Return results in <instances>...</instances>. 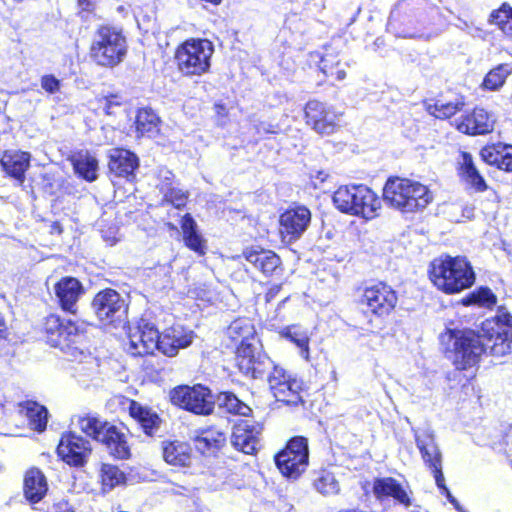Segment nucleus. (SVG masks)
I'll use <instances>...</instances> for the list:
<instances>
[{"label": "nucleus", "instance_id": "18", "mask_svg": "<svg viewBox=\"0 0 512 512\" xmlns=\"http://www.w3.org/2000/svg\"><path fill=\"white\" fill-rule=\"evenodd\" d=\"M458 131L468 135L486 134L493 130L495 119L486 110L476 108L471 113L455 119Z\"/></svg>", "mask_w": 512, "mask_h": 512}, {"label": "nucleus", "instance_id": "21", "mask_svg": "<svg viewBox=\"0 0 512 512\" xmlns=\"http://www.w3.org/2000/svg\"><path fill=\"white\" fill-rule=\"evenodd\" d=\"M373 493L379 500L391 497L406 507L411 505V491L392 477L376 478L373 482Z\"/></svg>", "mask_w": 512, "mask_h": 512}, {"label": "nucleus", "instance_id": "30", "mask_svg": "<svg viewBox=\"0 0 512 512\" xmlns=\"http://www.w3.org/2000/svg\"><path fill=\"white\" fill-rule=\"evenodd\" d=\"M460 174L463 180L478 192L487 189L484 178L474 165L473 158L468 152H462L459 158Z\"/></svg>", "mask_w": 512, "mask_h": 512}, {"label": "nucleus", "instance_id": "6", "mask_svg": "<svg viewBox=\"0 0 512 512\" xmlns=\"http://www.w3.org/2000/svg\"><path fill=\"white\" fill-rule=\"evenodd\" d=\"M73 423L83 433L106 445L115 457L120 459L129 457L130 450L125 435L115 426L89 414L74 417Z\"/></svg>", "mask_w": 512, "mask_h": 512}, {"label": "nucleus", "instance_id": "23", "mask_svg": "<svg viewBox=\"0 0 512 512\" xmlns=\"http://www.w3.org/2000/svg\"><path fill=\"white\" fill-rule=\"evenodd\" d=\"M109 170L117 177H133L139 165L138 157L129 150L114 148L109 152Z\"/></svg>", "mask_w": 512, "mask_h": 512}, {"label": "nucleus", "instance_id": "22", "mask_svg": "<svg viewBox=\"0 0 512 512\" xmlns=\"http://www.w3.org/2000/svg\"><path fill=\"white\" fill-rule=\"evenodd\" d=\"M54 290L61 307L75 313L76 303L83 293L81 283L74 277H64L55 284Z\"/></svg>", "mask_w": 512, "mask_h": 512}, {"label": "nucleus", "instance_id": "45", "mask_svg": "<svg viewBox=\"0 0 512 512\" xmlns=\"http://www.w3.org/2000/svg\"><path fill=\"white\" fill-rule=\"evenodd\" d=\"M315 489L323 495H334L339 492V483L333 473L323 470L314 480Z\"/></svg>", "mask_w": 512, "mask_h": 512}, {"label": "nucleus", "instance_id": "57", "mask_svg": "<svg viewBox=\"0 0 512 512\" xmlns=\"http://www.w3.org/2000/svg\"><path fill=\"white\" fill-rule=\"evenodd\" d=\"M443 493L446 495L449 502L452 503L458 511L463 510L462 507L460 506V504L458 503V501L451 495L448 488H445V491Z\"/></svg>", "mask_w": 512, "mask_h": 512}, {"label": "nucleus", "instance_id": "25", "mask_svg": "<svg viewBox=\"0 0 512 512\" xmlns=\"http://www.w3.org/2000/svg\"><path fill=\"white\" fill-rule=\"evenodd\" d=\"M480 155L486 163L512 172V145L501 142L487 145L481 149Z\"/></svg>", "mask_w": 512, "mask_h": 512}, {"label": "nucleus", "instance_id": "13", "mask_svg": "<svg viewBox=\"0 0 512 512\" xmlns=\"http://www.w3.org/2000/svg\"><path fill=\"white\" fill-rule=\"evenodd\" d=\"M398 301L395 290L384 282H377L366 286L361 296V303L377 316L390 314Z\"/></svg>", "mask_w": 512, "mask_h": 512}, {"label": "nucleus", "instance_id": "52", "mask_svg": "<svg viewBox=\"0 0 512 512\" xmlns=\"http://www.w3.org/2000/svg\"><path fill=\"white\" fill-rule=\"evenodd\" d=\"M41 88L49 93V94H55L60 91L61 88V82L59 79H57L53 75H44L41 77L40 80Z\"/></svg>", "mask_w": 512, "mask_h": 512}, {"label": "nucleus", "instance_id": "54", "mask_svg": "<svg viewBox=\"0 0 512 512\" xmlns=\"http://www.w3.org/2000/svg\"><path fill=\"white\" fill-rule=\"evenodd\" d=\"M433 474H434V478H435V481H436V484L437 486L443 490V492L445 491V488L446 485H445V479H444V475L442 473V464H436L435 466H432V467H429Z\"/></svg>", "mask_w": 512, "mask_h": 512}, {"label": "nucleus", "instance_id": "33", "mask_svg": "<svg viewBox=\"0 0 512 512\" xmlns=\"http://www.w3.org/2000/svg\"><path fill=\"white\" fill-rule=\"evenodd\" d=\"M130 415L138 421L147 435L152 436L158 429L160 418L150 409L132 401L129 407Z\"/></svg>", "mask_w": 512, "mask_h": 512}, {"label": "nucleus", "instance_id": "20", "mask_svg": "<svg viewBox=\"0 0 512 512\" xmlns=\"http://www.w3.org/2000/svg\"><path fill=\"white\" fill-rule=\"evenodd\" d=\"M194 335L180 325L167 328L159 339V351L169 357L175 356L179 349L188 347L193 341Z\"/></svg>", "mask_w": 512, "mask_h": 512}, {"label": "nucleus", "instance_id": "27", "mask_svg": "<svg viewBox=\"0 0 512 512\" xmlns=\"http://www.w3.org/2000/svg\"><path fill=\"white\" fill-rule=\"evenodd\" d=\"M48 484L45 475L37 468L28 470L24 478V495L31 503H38L46 495Z\"/></svg>", "mask_w": 512, "mask_h": 512}, {"label": "nucleus", "instance_id": "42", "mask_svg": "<svg viewBox=\"0 0 512 512\" xmlns=\"http://www.w3.org/2000/svg\"><path fill=\"white\" fill-rule=\"evenodd\" d=\"M489 23L496 25L507 37L512 38V7L503 4L499 9L493 10Z\"/></svg>", "mask_w": 512, "mask_h": 512}, {"label": "nucleus", "instance_id": "50", "mask_svg": "<svg viewBox=\"0 0 512 512\" xmlns=\"http://www.w3.org/2000/svg\"><path fill=\"white\" fill-rule=\"evenodd\" d=\"M291 375L287 374L286 371L278 366H273L272 371L268 375V383L272 393L277 390V386L289 379Z\"/></svg>", "mask_w": 512, "mask_h": 512}, {"label": "nucleus", "instance_id": "29", "mask_svg": "<svg viewBox=\"0 0 512 512\" xmlns=\"http://www.w3.org/2000/svg\"><path fill=\"white\" fill-rule=\"evenodd\" d=\"M18 413L28 420L29 426L39 432L46 428L48 421L47 409L34 401H25L18 405Z\"/></svg>", "mask_w": 512, "mask_h": 512}, {"label": "nucleus", "instance_id": "9", "mask_svg": "<svg viewBox=\"0 0 512 512\" xmlns=\"http://www.w3.org/2000/svg\"><path fill=\"white\" fill-rule=\"evenodd\" d=\"M173 405L198 415H209L214 410L210 391L202 385L178 386L169 393Z\"/></svg>", "mask_w": 512, "mask_h": 512}, {"label": "nucleus", "instance_id": "3", "mask_svg": "<svg viewBox=\"0 0 512 512\" xmlns=\"http://www.w3.org/2000/svg\"><path fill=\"white\" fill-rule=\"evenodd\" d=\"M384 200L404 213L422 210L433 200L424 184L407 178H389L383 189Z\"/></svg>", "mask_w": 512, "mask_h": 512}, {"label": "nucleus", "instance_id": "36", "mask_svg": "<svg viewBox=\"0 0 512 512\" xmlns=\"http://www.w3.org/2000/svg\"><path fill=\"white\" fill-rule=\"evenodd\" d=\"M160 119L152 109H140L136 116V130L142 136L152 137L159 132Z\"/></svg>", "mask_w": 512, "mask_h": 512}, {"label": "nucleus", "instance_id": "24", "mask_svg": "<svg viewBox=\"0 0 512 512\" xmlns=\"http://www.w3.org/2000/svg\"><path fill=\"white\" fill-rule=\"evenodd\" d=\"M162 455L165 462L174 467H189L193 459L191 446L179 440L162 442Z\"/></svg>", "mask_w": 512, "mask_h": 512}, {"label": "nucleus", "instance_id": "32", "mask_svg": "<svg viewBox=\"0 0 512 512\" xmlns=\"http://www.w3.org/2000/svg\"><path fill=\"white\" fill-rule=\"evenodd\" d=\"M280 336L293 343L298 348L299 355L306 362L310 361V336L306 330L292 325L282 329Z\"/></svg>", "mask_w": 512, "mask_h": 512}, {"label": "nucleus", "instance_id": "37", "mask_svg": "<svg viewBox=\"0 0 512 512\" xmlns=\"http://www.w3.org/2000/svg\"><path fill=\"white\" fill-rule=\"evenodd\" d=\"M277 388L278 389L273 392L277 401L287 404H297L300 401L302 383L298 379L290 377L285 382L277 386Z\"/></svg>", "mask_w": 512, "mask_h": 512}, {"label": "nucleus", "instance_id": "12", "mask_svg": "<svg viewBox=\"0 0 512 512\" xmlns=\"http://www.w3.org/2000/svg\"><path fill=\"white\" fill-rule=\"evenodd\" d=\"M92 306L96 316L103 323H125L126 321L127 305L125 300L113 289H105L97 293Z\"/></svg>", "mask_w": 512, "mask_h": 512}, {"label": "nucleus", "instance_id": "40", "mask_svg": "<svg viewBox=\"0 0 512 512\" xmlns=\"http://www.w3.org/2000/svg\"><path fill=\"white\" fill-rule=\"evenodd\" d=\"M511 73L512 67L510 64L503 63L497 65L484 77L482 88L489 91H498Z\"/></svg>", "mask_w": 512, "mask_h": 512}, {"label": "nucleus", "instance_id": "14", "mask_svg": "<svg viewBox=\"0 0 512 512\" xmlns=\"http://www.w3.org/2000/svg\"><path fill=\"white\" fill-rule=\"evenodd\" d=\"M91 451L90 441L73 432L63 434L57 447L59 457L68 465L75 467L83 466Z\"/></svg>", "mask_w": 512, "mask_h": 512}, {"label": "nucleus", "instance_id": "7", "mask_svg": "<svg viewBox=\"0 0 512 512\" xmlns=\"http://www.w3.org/2000/svg\"><path fill=\"white\" fill-rule=\"evenodd\" d=\"M126 53L127 42L121 30L110 26L97 30L90 48V56L95 63L114 67L124 60Z\"/></svg>", "mask_w": 512, "mask_h": 512}, {"label": "nucleus", "instance_id": "39", "mask_svg": "<svg viewBox=\"0 0 512 512\" xmlns=\"http://www.w3.org/2000/svg\"><path fill=\"white\" fill-rule=\"evenodd\" d=\"M226 441L225 434L218 429L209 428L196 438V447L202 453L219 449Z\"/></svg>", "mask_w": 512, "mask_h": 512}, {"label": "nucleus", "instance_id": "51", "mask_svg": "<svg viewBox=\"0 0 512 512\" xmlns=\"http://www.w3.org/2000/svg\"><path fill=\"white\" fill-rule=\"evenodd\" d=\"M100 108L107 115H115L121 107L122 101L118 95H110L99 100Z\"/></svg>", "mask_w": 512, "mask_h": 512}, {"label": "nucleus", "instance_id": "48", "mask_svg": "<svg viewBox=\"0 0 512 512\" xmlns=\"http://www.w3.org/2000/svg\"><path fill=\"white\" fill-rule=\"evenodd\" d=\"M464 106V103L461 101H457L455 103H442L436 102L433 105H429L427 110L428 112L435 116L436 118H449L455 115L458 111H460Z\"/></svg>", "mask_w": 512, "mask_h": 512}, {"label": "nucleus", "instance_id": "49", "mask_svg": "<svg viewBox=\"0 0 512 512\" xmlns=\"http://www.w3.org/2000/svg\"><path fill=\"white\" fill-rule=\"evenodd\" d=\"M161 190L164 194V199L175 208L180 209L186 205L188 199L187 192L175 187H166V185H162Z\"/></svg>", "mask_w": 512, "mask_h": 512}, {"label": "nucleus", "instance_id": "43", "mask_svg": "<svg viewBox=\"0 0 512 512\" xmlns=\"http://www.w3.org/2000/svg\"><path fill=\"white\" fill-rule=\"evenodd\" d=\"M100 479L102 490L104 492H108L116 486L124 483L125 475L117 466L103 464L100 470Z\"/></svg>", "mask_w": 512, "mask_h": 512}, {"label": "nucleus", "instance_id": "44", "mask_svg": "<svg viewBox=\"0 0 512 512\" xmlns=\"http://www.w3.org/2000/svg\"><path fill=\"white\" fill-rule=\"evenodd\" d=\"M220 406L224 407L229 413L248 416L251 408L239 400L234 394L229 392L221 393L218 397Z\"/></svg>", "mask_w": 512, "mask_h": 512}, {"label": "nucleus", "instance_id": "31", "mask_svg": "<svg viewBox=\"0 0 512 512\" xmlns=\"http://www.w3.org/2000/svg\"><path fill=\"white\" fill-rule=\"evenodd\" d=\"M75 172L83 179L92 182L97 179L98 161L88 151H79L71 158Z\"/></svg>", "mask_w": 512, "mask_h": 512}, {"label": "nucleus", "instance_id": "56", "mask_svg": "<svg viewBox=\"0 0 512 512\" xmlns=\"http://www.w3.org/2000/svg\"><path fill=\"white\" fill-rule=\"evenodd\" d=\"M102 237L104 239V241L107 242L108 245H114L117 241H118V237H117V230H114L112 231L111 233L107 234L106 232H102Z\"/></svg>", "mask_w": 512, "mask_h": 512}, {"label": "nucleus", "instance_id": "47", "mask_svg": "<svg viewBox=\"0 0 512 512\" xmlns=\"http://www.w3.org/2000/svg\"><path fill=\"white\" fill-rule=\"evenodd\" d=\"M251 362L249 371H243L242 373L255 379L262 378L274 366L273 361L264 353H259L258 357H255Z\"/></svg>", "mask_w": 512, "mask_h": 512}, {"label": "nucleus", "instance_id": "15", "mask_svg": "<svg viewBox=\"0 0 512 512\" xmlns=\"http://www.w3.org/2000/svg\"><path fill=\"white\" fill-rule=\"evenodd\" d=\"M160 333L148 322L142 321L129 332L128 352L133 356L153 354L159 349Z\"/></svg>", "mask_w": 512, "mask_h": 512}, {"label": "nucleus", "instance_id": "59", "mask_svg": "<svg viewBox=\"0 0 512 512\" xmlns=\"http://www.w3.org/2000/svg\"><path fill=\"white\" fill-rule=\"evenodd\" d=\"M7 333V324L4 317L0 314V337H5Z\"/></svg>", "mask_w": 512, "mask_h": 512}, {"label": "nucleus", "instance_id": "60", "mask_svg": "<svg viewBox=\"0 0 512 512\" xmlns=\"http://www.w3.org/2000/svg\"><path fill=\"white\" fill-rule=\"evenodd\" d=\"M466 212L468 213L467 218H470V214L472 213V209H466Z\"/></svg>", "mask_w": 512, "mask_h": 512}, {"label": "nucleus", "instance_id": "28", "mask_svg": "<svg viewBox=\"0 0 512 512\" xmlns=\"http://www.w3.org/2000/svg\"><path fill=\"white\" fill-rule=\"evenodd\" d=\"M415 440L424 462L429 466L441 463V453L435 443L434 435L429 429L421 434L415 431Z\"/></svg>", "mask_w": 512, "mask_h": 512}, {"label": "nucleus", "instance_id": "61", "mask_svg": "<svg viewBox=\"0 0 512 512\" xmlns=\"http://www.w3.org/2000/svg\"><path fill=\"white\" fill-rule=\"evenodd\" d=\"M460 512H466V511L462 510V511H460Z\"/></svg>", "mask_w": 512, "mask_h": 512}, {"label": "nucleus", "instance_id": "53", "mask_svg": "<svg viewBox=\"0 0 512 512\" xmlns=\"http://www.w3.org/2000/svg\"><path fill=\"white\" fill-rule=\"evenodd\" d=\"M46 512H75L74 508L65 499L55 500L48 506Z\"/></svg>", "mask_w": 512, "mask_h": 512}, {"label": "nucleus", "instance_id": "41", "mask_svg": "<svg viewBox=\"0 0 512 512\" xmlns=\"http://www.w3.org/2000/svg\"><path fill=\"white\" fill-rule=\"evenodd\" d=\"M259 353H262V351L256 346V340L237 345L236 362L240 371H249L251 361H253L255 357H258Z\"/></svg>", "mask_w": 512, "mask_h": 512}, {"label": "nucleus", "instance_id": "58", "mask_svg": "<svg viewBox=\"0 0 512 512\" xmlns=\"http://www.w3.org/2000/svg\"><path fill=\"white\" fill-rule=\"evenodd\" d=\"M78 3L83 10L89 11L94 7L93 0H78Z\"/></svg>", "mask_w": 512, "mask_h": 512}, {"label": "nucleus", "instance_id": "17", "mask_svg": "<svg viewBox=\"0 0 512 512\" xmlns=\"http://www.w3.org/2000/svg\"><path fill=\"white\" fill-rule=\"evenodd\" d=\"M242 255L247 262L266 277L278 275L282 271L281 259L272 250L252 246L244 249Z\"/></svg>", "mask_w": 512, "mask_h": 512}, {"label": "nucleus", "instance_id": "34", "mask_svg": "<svg viewBox=\"0 0 512 512\" xmlns=\"http://www.w3.org/2000/svg\"><path fill=\"white\" fill-rule=\"evenodd\" d=\"M181 229L186 246L199 254H204V240L198 233L197 224L190 214L183 216L181 221Z\"/></svg>", "mask_w": 512, "mask_h": 512}, {"label": "nucleus", "instance_id": "19", "mask_svg": "<svg viewBox=\"0 0 512 512\" xmlns=\"http://www.w3.org/2000/svg\"><path fill=\"white\" fill-rule=\"evenodd\" d=\"M261 427L250 423L248 420L241 421L234 426L231 443L239 451L245 454H253L259 446V435Z\"/></svg>", "mask_w": 512, "mask_h": 512}, {"label": "nucleus", "instance_id": "16", "mask_svg": "<svg viewBox=\"0 0 512 512\" xmlns=\"http://www.w3.org/2000/svg\"><path fill=\"white\" fill-rule=\"evenodd\" d=\"M311 222V212L305 206L285 211L280 216V234L283 242L291 243L301 237Z\"/></svg>", "mask_w": 512, "mask_h": 512}, {"label": "nucleus", "instance_id": "11", "mask_svg": "<svg viewBox=\"0 0 512 512\" xmlns=\"http://www.w3.org/2000/svg\"><path fill=\"white\" fill-rule=\"evenodd\" d=\"M47 343L63 352H72V345L80 337L78 326L70 320H61L56 315H50L45 321Z\"/></svg>", "mask_w": 512, "mask_h": 512}, {"label": "nucleus", "instance_id": "55", "mask_svg": "<svg viewBox=\"0 0 512 512\" xmlns=\"http://www.w3.org/2000/svg\"><path fill=\"white\" fill-rule=\"evenodd\" d=\"M328 173L324 171H318L317 174L313 177V184L315 188H319L320 184L324 183L328 178Z\"/></svg>", "mask_w": 512, "mask_h": 512}, {"label": "nucleus", "instance_id": "35", "mask_svg": "<svg viewBox=\"0 0 512 512\" xmlns=\"http://www.w3.org/2000/svg\"><path fill=\"white\" fill-rule=\"evenodd\" d=\"M227 335L235 345L255 341V329L249 319L234 320L227 328Z\"/></svg>", "mask_w": 512, "mask_h": 512}, {"label": "nucleus", "instance_id": "4", "mask_svg": "<svg viewBox=\"0 0 512 512\" xmlns=\"http://www.w3.org/2000/svg\"><path fill=\"white\" fill-rule=\"evenodd\" d=\"M338 210L371 220L379 216L382 200L365 185L341 186L333 195Z\"/></svg>", "mask_w": 512, "mask_h": 512}, {"label": "nucleus", "instance_id": "8", "mask_svg": "<svg viewBox=\"0 0 512 512\" xmlns=\"http://www.w3.org/2000/svg\"><path fill=\"white\" fill-rule=\"evenodd\" d=\"M309 459L308 441L302 436L292 438L285 449L276 457V465L280 472L288 478H298L307 468Z\"/></svg>", "mask_w": 512, "mask_h": 512}, {"label": "nucleus", "instance_id": "46", "mask_svg": "<svg viewBox=\"0 0 512 512\" xmlns=\"http://www.w3.org/2000/svg\"><path fill=\"white\" fill-rule=\"evenodd\" d=\"M320 68L326 76L333 77L336 80L341 81L346 77L345 68L340 64L338 60H336L334 56L330 54L322 57Z\"/></svg>", "mask_w": 512, "mask_h": 512}, {"label": "nucleus", "instance_id": "2", "mask_svg": "<svg viewBox=\"0 0 512 512\" xmlns=\"http://www.w3.org/2000/svg\"><path fill=\"white\" fill-rule=\"evenodd\" d=\"M429 276L437 289L446 294H456L475 282V273L465 257L442 255L430 264Z\"/></svg>", "mask_w": 512, "mask_h": 512}, {"label": "nucleus", "instance_id": "38", "mask_svg": "<svg viewBox=\"0 0 512 512\" xmlns=\"http://www.w3.org/2000/svg\"><path fill=\"white\" fill-rule=\"evenodd\" d=\"M465 306L492 309L497 303V297L488 287H479L461 300Z\"/></svg>", "mask_w": 512, "mask_h": 512}, {"label": "nucleus", "instance_id": "26", "mask_svg": "<svg viewBox=\"0 0 512 512\" xmlns=\"http://www.w3.org/2000/svg\"><path fill=\"white\" fill-rule=\"evenodd\" d=\"M30 154L19 150H8L1 158V165L5 172L20 181L24 180V174L30 165Z\"/></svg>", "mask_w": 512, "mask_h": 512}, {"label": "nucleus", "instance_id": "5", "mask_svg": "<svg viewBox=\"0 0 512 512\" xmlns=\"http://www.w3.org/2000/svg\"><path fill=\"white\" fill-rule=\"evenodd\" d=\"M214 45L207 39L190 38L175 52L178 71L184 76H202L209 72Z\"/></svg>", "mask_w": 512, "mask_h": 512}, {"label": "nucleus", "instance_id": "10", "mask_svg": "<svg viewBox=\"0 0 512 512\" xmlns=\"http://www.w3.org/2000/svg\"><path fill=\"white\" fill-rule=\"evenodd\" d=\"M304 114L306 124L320 135L333 134L342 116L332 106L317 100H311L305 105Z\"/></svg>", "mask_w": 512, "mask_h": 512}, {"label": "nucleus", "instance_id": "1", "mask_svg": "<svg viewBox=\"0 0 512 512\" xmlns=\"http://www.w3.org/2000/svg\"><path fill=\"white\" fill-rule=\"evenodd\" d=\"M481 333L448 330L441 335V343L451 354L457 369L465 370L479 362L482 353L504 356L511 351L512 315L499 307L497 314L482 323Z\"/></svg>", "mask_w": 512, "mask_h": 512}]
</instances>
